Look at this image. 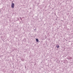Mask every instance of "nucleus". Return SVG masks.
I'll return each mask as SVG.
<instances>
[{"label": "nucleus", "instance_id": "f257e3e1", "mask_svg": "<svg viewBox=\"0 0 73 73\" xmlns=\"http://www.w3.org/2000/svg\"><path fill=\"white\" fill-rule=\"evenodd\" d=\"M15 6V4L13 3L11 4V7L13 8H14V7Z\"/></svg>", "mask_w": 73, "mask_h": 73}, {"label": "nucleus", "instance_id": "f03ea898", "mask_svg": "<svg viewBox=\"0 0 73 73\" xmlns=\"http://www.w3.org/2000/svg\"><path fill=\"white\" fill-rule=\"evenodd\" d=\"M68 60H71V59H72V58L70 56H68Z\"/></svg>", "mask_w": 73, "mask_h": 73}, {"label": "nucleus", "instance_id": "7ed1b4c3", "mask_svg": "<svg viewBox=\"0 0 73 73\" xmlns=\"http://www.w3.org/2000/svg\"><path fill=\"white\" fill-rule=\"evenodd\" d=\"M56 62L57 63H59L60 62V60H58L57 61H56Z\"/></svg>", "mask_w": 73, "mask_h": 73}, {"label": "nucleus", "instance_id": "20e7f679", "mask_svg": "<svg viewBox=\"0 0 73 73\" xmlns=\"http://www.w3.org/2000/svg\"><path fill=\"white\" fill-rule=\"evenodd\" d=\"M36 41L37 42H38V39L37 38L36 39Z\"/></svg>", "mask_w": 73, "mask_h": 73}, {"label": "nucleus", "instance_id": "39448f33", "mask_svg": "<svg viewBox=\"0 0 73 73\" xmlns=\"http://www.w3.org/2000/svg\"><path fill=\"white\" fill-rule=\"evenodd\" d=\"M61 62L62 64H63V61L62 60H61Z\"/></svg>", "mask_w": 73, "mask_h": 73}, {"label": "nucleus", "instance_id": "423d86ee", "mask_svg": "<svg viewBox=\"0 0 73 73\" xmlns=\"http://www.w3.org/2000/svg\"><path fill=\"white\" fill-rule=\"evenodd\" d=\"M57 48H59V45H58L57 46Z\"/></svg>", "mask_w": 73, "mask_h": 73}, {"label": "nucleus", "instance_id": "0eeeda50", "mask_svg": "<svg viewBox=\"0 0 73 73\" xmlns=\"http://www.w3.org/2000/svg\"><path fill=\"white\" fill-rule=\"evenodd\" d=\"M34 30L35 31H36V29H34Z\"/></svg>", "mask_w": 73, "mask_h": 73}, {"label": "nucleus", "instance_id": "6e6552de", "mask_svg": "<svg viewBox=\"0 0 73 73\" xmlns=\"http://www.w3.org/2000/svg\"><path fill=\"white\" fill-rule=\"evenodd\" d=\"M20 19H21V20H22V19H21V17L20 18Z\"/></svg>", "mask_w": 73, "mask_h": 73}, {"label": "nucleus", "instance_id": "1a4fd4ad", "mask_svg": "<svg viewBox=\"0 0 73 73\" xmlns=\"http://www.w3.org/2000/svg\"><path fill=\"white\" fill-rule=\"evenodd\" d=\"M18 20H19V19H18Z\"/></svg>", "mask_w": 73, "mask_h": 73}]
</instances>
